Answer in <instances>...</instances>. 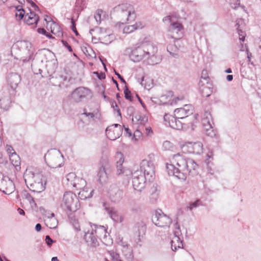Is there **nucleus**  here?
<instances>
[{
    "instance_id": "f257e3e1",
    "label": "nucleus",
    "mask_w": 261,
    "mask_h": 261,
    "mask_svg": "<svg viewBox=\"0 0 261 261\" xmlns=\"http://www.w3.org/2000/svg\"><path fill=\"white\" fill-rule=\"evenodd\" d=\"M171 163L166 164L168 174L179 179L185 180L188 174L193 176L197 173L198 164L193 160L186 158L182 154H174Z\"/></svg>"
},
{
    "instance_id": "f03ea898",
    "label": "nucleus",
    "mask_w": 261,
    "mask_h": 261,
    "mask_svg": "<svg viewBox=\"0 0 261 261\" xmlns=\"http://www.w3.org/2000/svg\"><path fill=\"white\" fill-rule=\"evenodd\" d=\"M157 47L150 42H144L135 45L129 54V58L134 62L142 60H147L148 64L155 65L158 63L156 54Z\"/></svg>"
},
{
    "instance_id": "7ed1b4c3",
    "label": "nucleus",
    "mask_w": 261,
    "mask_h": 261,
    "mask_svg": "<svg viewBox=\"0 0 261 261\" xmlns=\"http://www.w3.org/2000/svg\"><path fill=\"white\" fill-rule=\"evenodd\" d=\"M61 206L70 212H75L80 207L76 195L72 192H66L61 201Z\"/></svg>"
},
{
    "instance_id": "20e7f679",
    "label": "nucleus",
    "mask_w": 261,
    "mask_h": 261,
    "mask_svg": "<svg viewBox=\"0 0 261 261\" xmlns=\"http://www.w3.org/2000/svg\"><path fill=\"white\" fill-rule=\"evenodd\" d=\"M63 156L56 149L49 150L44 155V159L49 167L52 168L61 167L63 164Z\"/></svg>"
},
{
    "instance_id": "39448f33",
    "label": "nucleus",
    "mask_w": 261,
    "mask_h": 261,
    "mask_svg": "<svg viewBox=\"0 0 261 261\" xmlns=\"http://www.w3.org/2000/svg\"><path fill=\"white\" fill-rule=\"evenodd\" d=\"M120 17L124 18L127 21L134 20L136 15L132 5L128 4L119 5L114 8Z\"/></svg>"
},
{
    "instance_id": "423d86ee",
    "label": "nucleus",
    "mask_w": 261,
    "mask_h": 261,
    "mask_svg": "<svg viewBox=\"0 0 261 261\" xmlns=\"http://www.w3.org/2000/svg\"><path fill=\"white\" fill-rule=\"evenodd\" d=\"M151 220L155 226L160 227H168L172 222L171 219L160 210L153 213Z\"/></svg>"
},
{
    "instance_id": "0eeeda50",
    "label": "nucleus",
    "mask_w": 261,
    "mask_h": 261,
    "mask_svg": "<svg viewBox=\"0 0 261 261\" xmlns=\"http://www.w3.org/2000/svg\"><path fill=\"white\" fill-rule=\"evenodd\" d=\"M194 109L191 105H186L182 108H177L174 110V115L178 119L186 120L185 117H189L191 121L195 119L194 115Z\"/></svg>"
},
{
    "instance_id": "6e6552de",
    "label": "nucleus",
    "mask_w": 261,
    "mask_h": 261,
    "mask_svg": "<svg viewBox=\"0 0 261 261\" xmlns=\"http://www.w3.org/2000/svg\"><path fill=\"white\" fill-rule=\"evenodd\" d=\"M148 180L142 173V170H139L138 168L133 173V186L135 190L141 191L145 187V180Z\"/></svg>"
},
{
    "instance_id": "1a4fd4ad",
    "label": "nucleus",
    "mask_w": 261,
    "mask_h": 261,
    "mask_svg": "<svg viewBox=\"0 0 261 261\" xmlns=\"http://www.w3.org/2000/svg\"><path fill=\"white\" fill-rule=\"evenodd\" d=\"M139 170H142L143 175H144L149 181H150L155 174L154 166L153 164L147 160H143Z\"/></svg>"
},
{
    "instance_id": "9d476101",
    "label": "nucleus",
    "mask_w": 261,
    "mask_h": 261,
    "mask_svg": "<svg viewBox=\"0 0 261 261\" xmlns=\"http://www.w3.org/2000/svg\"><path fill=\"white\" fill-rule=\"evenodd\" d=\"M168 36L172 39L181 38L184 34V28L178 21L172 22L168 29Z\"/></svg>"
},
{
    "instance_id": "9b49d317",
    "label": "nucleus",
    "mask_w": 261,
    "mask_h": 261,
    "mask_svg": "<svg viewBox=\"0 0 261 261\" xmlns=\"http://www.w3.org/2000/svg\"><path fill=\"white\" fill-rule=\"evenodd\" d=\"M16 45L22 48L23 52H27L29 55L28 57H23L21 58L20 60H22L23 62H27L35 59V58H33L34 49L30 42L27 41H18Z\"/></svg>"
},
{
    "instance_id": "f8f14e48",
    "label": "nucleus",
    "mask_w": 261,
    "mask_h": 261,
    "mask_svg": "<svg viewBox=\"0 0 261 261\" xmlns=\"http://www.w3.org/2000/svg\"><path fill=\"white\" fill-rule=\"evenodd\" d=\"M122 130L123 128L121 125L114 124L107 128L106 133L109 139L115 140L121 135Z\"/></svg>"
},
{
    "instance_id": "ddd939ff",
    "label": "nucleus",
    "mask_w": 261,
    "mask_h": 261,
    "mask_svg": "<svg viewBox=\"0 0 261 261\" xmlns=\"http://www.w3.org/2000/svg\"><path fill=\"white\" fill-rule=\"evenodd\" d=\"M123 192L116 185H111L109 189L110 199L114 203L119 202L123 198Z\"/></svg>"
},
{
    "instance_id": "4468645a",
    "label": "nucleus",
    "mask_w": 261,
    "mask_h": 261,
    "mask_svg": "<svg viewBox=\"0 0 261 261\" xmlns=\"http://www.w3.org/2000/svg\"><path fill=\"white\" fill-rule=\"evenodd\" d=\"M25 182L30 190L33 192L40 193L45 189V182H35L30 176L26 177Z\"/></svg>"
},
{
    "instance_id": "2eb2a0df",
    "label": "nucleus",
    "mask_w": 261,
    "mask_h": 261,
    "mask_svg": "<svg viewBox=\"0 0 261 261\" xmlns=\"http://www.w3.org/2000/svg\"><path fill=\"white\" fill-rule=\"evenodd\" d=\"M183 236L181 229H175L173 232V237L172 239L171 248L173 251H176L178 248H182Z\"/></svg>"
},
{
    "instance_id": "dca6fc26",
    "label": "nucleus",
    "mask_w": 261,
    "mask_h": 261,
    "mask_svg": "<svg viewBox=\"0 0 261 261\" xmlns=\"http://www.w3.org/2000/svg\"><path fill=\"white\" fill-rule=\"evenodd\" d=\"M183 149L189 153L200 154L203 152V144L201 142L188 143L183 146Z\"/></svg>"
},
{
    "instance_id": "f3484780",
    "label": "nucleus",
    "mask_w": 261,
    "mask_h": 261,
    "mask_svg": "<svg viewBox=\"0 0 261 261\" xmlns=\"http://www.w3.org/2000/svg\"><path fill=\"white\" fill-rule=\"evenodd\" d=\"M84 240L88 246L95 247L98 245L96 235V229H87L85 232Z\"/></svg>"
},
{
    "instance_id": "a211bd4d",
    "label": "nucleus",
    "mask_w": 261,
    "mask_h": 261,
    "mask_svg": "<svg viewBox=\"0 0 261 261\" xmlns=\"http://www.w3.org/2000/svg\"><path fill=\"white\" fill-rule=\"evenodd\" d=\"M89 92V89L85 87L76 88L72 93V97L76 102L80 101L82 99L86 97Z\"/></svg>"
},
{
    "instance_id": "6ab92c4d",
    "label": "nucleus",
    "mask_w": 261,
    "mask_h": 261,
    "mask_svg": "<svg viewBox=\"0 0 261 261\" xmlns=\"http://www.w3.org/2000/svg\"><path fill=\"white\" fill-rule=\"evenodd\" d=\"M110 169L109 165L106 164V166H101L98 172V181L101 184L106 183L108 179V175L109 174Z\"/></svg>"
},
{
    "instance_id": "aec40b11",
    "label": "nucleus",
    "mask_w": 261,
    "mask_h": 261,
    "mask_svg": "<svg viewBox=\"0 0 261 261\" xmlns=\"http://www.w3.org/2000/svg\"><path fill=\"white\" fill-rule=\"evenodd\" d=\"M3 192L6 194L9 195L14 192L15 186L13 182L8 177H5L1 182Z\"/></svg>"
},
{
    "instance_id": "412c9836",
    "label": "nucleus",
    "mask_w": 261,
    "mask_h": 261,
    "mask_svg": "<svg viewBox=\"0 0 261 261\" xmlns=\"http://www.w3.org/2000/svg\"><path fill=\"white\" fill-rule=\"evenodd\" d=\"M103 205L105 210L114 221L117 223L122 222L123 218L121 214H119L114 208L109 207L106 203H104Z\"/></svg>"
},
{
    "instance_id": "4be33fe9",
    "label": "nucleus",
    "mask_w": 261,
    "mask_h": 261,
    "mask_svg": "<svg viewBox=\"0 0 261 261\" xmlns=\"http://www.w3.org/2000/svg\"><path fill=\"white\" fill-rule=\"evenodd\" d=\"M20 80V75L16 73H10L7 78L8 84L13 90H15L17 87Z\"/></svg>"
},
{
    "instance_id": "5701e85b",
    "label": "nucleus",
    "mask_w": 261,
    "mask_h": 261,
    "mask_svg": "<svg viewBox=\"0 0 261 261\" xmlns=\"http://www.w3.org/2000/svg\"><path fill=\"white\" fill-rule=\"evenodd\" d=\"M27 176H30L35 181V182H45V181L42 179L43 176L41 174L34 173L30 169H27L24 173L23 178L24 180H25Z\"/></svg>"
},
{
    "instance_id": "b1692460",
    "label": "nucleus",
    "mask_w": 261,
    "mask_h": 261,
    "mask_svg": "<svg viewBox=\"0 0 261 261\" xmlns=\"http://www.w3.org/2000/svg\"><path fill=\"white\" fill-rule=\"evenodd\" d=\"M45 224L48 228H56L58 224V220L55 218L54 213L50 214V216L46 217L44 219Z\"/></svg>"
},
{
    "instance_id": "393cba45",
    "label": "nucleus",
    "mask_w": 261,
    "mask_h": 261,
    "mask_svg": "<svg viewBox=\"0 0 261 261\" xmlns=\"http://www.w3.org/2000/svg\"><path fill=\"white\" fill-rule=\"evenodd\" d=\"M236 26L238 33L240 36V40L244 41L246 36V33L244 31L245 28L244 20L242 19H237Z\"/></svg>"
},
{
    "instance_id": "a878e982",
    "label": "nucleus",
    "mask_w": 261,
    "mask_h": 261,
    "mask_svg": "<svg viewBox=\"0 0 261 261\" xmlns=\"http://www.w3.org/2000/svg\"><path fill=\"white\" fill-rule=\"evenodd\" d=\"M39 19V16L33 11H30L24 16V21L29 25L37 24Z\"/></svg>"
},
{
    "instance_id": "bb28decb",
    "label": "nucleus",
    "mask_w": 261,
    "mask_h": 261,
    "mask_svg": "<svg viewBox=\"0 0 261 261\" xmlns=\"http://www.w3.org/2000/svg\"><path fill=\"white\" fill-rule=\"evenodd\" d=\"M202 130L207 136L216 139H219V135L217 133V130L212 125L211 126L207 125L206 127L202 128Z\"/></svg>"
},
{
    "instance_id": "cd10ccee",
    "label": "nucleus",
    "mask_w": 261,
    "mask_h": 261,
    "mask_svg": "<svg viewBox=\"0 0 261 261\" xmlns=\"http://www.w3.org/2000/svg\"><path fill=\"white\" fill-rule=\"evenodd\" d=\"M79 193V197L81 199L85 200L91 198L92 196L94 190H91L85 186L83 188Z\"/></svg>"
},
{
    "instance_id": "c85d7f7f",
    "label": "nucleus",
    "mask_w": 261,
    "mask_h": 261,
    "mask_svg": "<svg viewBox=\"0 0 261 261\" xmlns=\"http://www.w3.org/2000/svg\"><path fill=\"white\" fill-rule=\"evenodd\" d=\"M117 174L120 175L122 174V171L124 169L122 164L124 162L123 155L121 152H118L116 155Z\"/></svg>"
},
{
    "instance_id": "c756f323",
    "label": "nucleus",
    "mask_w": 261,
    "mask_h": 261,
    "mask_svg": "<svg viewBox=\"0 0 261 261\" xmlns=\"http://www.w3.org/2000/svg\"><path fill=\"white\" fill-rule=\"evenodd\" d=\"M134 123L137 124L144 125L148 121V118L145 115H142L140 113H136L132 118Z\"/></svg>"
},
{
    "instance_id": "7c9ffc66",
    "label": "nucleus",
    "mask_w": 261,
    "mask_h": 261,
    "mask_svg": "<svg viewBox=\"0 0 261 261\" xmlns=\"http://www.w3.org/2000/svg\"><path fill=\"white\" fill-rule=\"evenodd\" d=\"M202 128L206 127L207 125L211 126L213 125V121L211 113L208 111H205L203 115L201 120Z\"/></svg>"
},
{
    "instance_id": "2f4dec72",
    "label": "nucleus",
    "mask_w": 261,
    "mask_h": 261,
    "mask_svg": "<svg viewBox=\"0 0 261 261\" xmlns=\"http://www.w3.org/2000/svg\"><path fill=\"white\" fill-rule=\"evenodd\" d=\"M195 115V119L193 120L192 121L190 120L189 118V117H185L186 119V124H183L184 127L185 129H187L188 128H191V129L193 130L194 129V125L195 123L197 122V114H194Z\"/></svg>"
},
{
    "instance_id": "473e14b6",
    "label": "nucleus",
    "mask_w": 261,
    "mask_h": 261,
    "mask_svg": "<svg viewBox=\"0 0 261 261\" xmlns=\"http://www.w3.org/2000/svg\"><path fill=\"white\" fill-rule=\"evenodd\" d=\"M167 50L168 52L175 58H178L179 57L178 48L176 45L169 44L167 46Z\"/></svg>"
},
{
    "instance_id": "72a5a7b5",
    "label": "nucleus",
    "mask_w": 261,
    "mask_h": 261,
    "mask_svg": "<svg viewBox=\"0 0 261 261\" xmlns=\"http://www.w3.org/2000/svg\"><path fill=\"white\" fill-rule=\"evenodd\" d=\"M10 103L11 99L8 95L0 99L1 107L4 109L6 110L7 109H8V107L10 106Z\"/></svg>"
},
{
    "instance_id": "f704fd0d",
    "label": "nucleus",
    "mask_w": 261,
    "mask_h": 261,
    "mask_svg": "<svg viewBox=\"0 0 261 261\" xmlns=\"http://www.w3.org/2000/svg\"><path fill=\"white\" fill-rule=\"evenodd\" d=\"M185 121L183 119H177L174 123L173 122L171 123V128L176 129H184L183 124H186Z\"/></svg>"
},
{
    "instance_id": "c9c22d12",
    "label": "nucleus",
    "mask_w": 261,
    "mask_h": 261,
    "mask_svg": "<svg viewBox=\"0 0 261 261\" xmlns=\"http://www.w3.org/2000/svg\"><path fill=\"white\" fill-rule=\"evenodd\" d=\"M72 186L77 190H81L83 188L86 186V181L82 178H77L76 181L72 185Z\"/></svg>"
},
{
    "instance_id": "e433bc0d",
    "label": "nucleus",
    "mask_w": 261,
    "mask_h": 261,
    "mask_svg": "<svg viewBox=\"0 0 261 261\" xmlns=\"http://www.w3.org/2000/svg\"><path fill=\"white\" fill-rule=\"evenodd\" d=\"M200 91L201 95L205 97H209L213 92L212 89L208 86H203L202 88H200Z\"/></svg>"
},
{
    "instance_id": "4c0bfd02",
    "label": "nucleus",
    "mask_w": 261,
    "mask_h": 261,
    "mask_svg": "<svg viewBox=\"0 0 261 261\" xmlns=\"http://www.w3.org/2000/svg\"><path fill=\"white\" fill-rule=\"evenodd\" d=\"M10 160L11 161L12 164L14 166H18L20 164L19 162V157L17 155V154L14 152L12 153L11 155H9Z\"/></svg>"
},
{
    "instance_id": "58836bf2",
    "label": "nucleus",
    "mask_w": 261,
    "mask_h": 261,
    "mask_svg": "<svg viewBox=\"0 0 261 261\" xmlns=\"http://www.w3.org/2000/svg\"><path fill=\"white\" fill-rule=\"evenodd\" d=\"M151 193L150 196V200L151 202L154 203L158 198L159 192L156 187H153L151 189Z\"/></svg>"
},
{
    "instance_id": "ea45409f",
    "label": "nucleus",
    "mask_w": 261,
    "mask_h": 261,
    "mask_svg": "<svg viewBox=\"0 0 261 261\" xmlns=\"http://www.w3.org/2000/svg\"><path fill=\"white\" fill-rule=\"evenodd\" d=\"M77 177L75 173L70 172L66 175V180L68 181V185L72 186L74 182L76 181Z\"/></svg>"
},
{
    "instance_id": "a19ab883",
    "label": "nucleus",
    "mask_w": 261,
    "mask_h": 261,
    "mask_svg": "<svg viewBox=\"0 0 261 261\" xmlns=\"http://www.w3.org/2000/svg\"><path fill=\"white\" fill-rule=\"evenodd\" d=\"M178 118L174 115H169L167 114H166L164 116V121L166 122H168V124L170 127H171V123L173 122V123L176 121Z\"/></svg>"
},
{
    "instance_id": "79ce46f5",
    "label": "nucleus",
    "mask_w": 261,
    "mask_h": 261,
    "mask_svg": "<svg viewBox=\"0 0 261 261\" xmlns=\"http://www.w3.org/2000/svg\"><path fill=\"white\" fill-rule=\"evenodd\" d=\"M200 200L198 199L194 202H190L188 205L187 206L188 210L192 211L194 208L197 207L200 204Z\"/></svg>"
},
{
    "instance_id": "37998d69",
    "label": "nucleus",
    "mask_w": 261,
    "mask_h": 261,
    "mask_svg": "<svg viewBox=\"0 0 261 261\" xmlns=\"http://www.w3.org/2000/svg\"><path fill=\"white\" fill-rule=\"evenodd\" d=\"M85 4L84 0H76L75 2V7L76 10L79 12H81L84 8Z\"/></svg>"
},
{
    "instance_id": "c03bdc74",
    "label": "nucleus",
    "mask_w": 261,
    "mask_h": 261,
    "mask_svg": "<svg viewBox=\"0 0 261 261\" xmlns=\"http://www.w3.org/2000/svg\"><path fill=\"white\" fill-rule=\"evenodd\" d=\"M120 175L126 177V178H129L132 175L133 176V173L129 169H123L122 171V174H121Z\"/></svg>"
},
{
    "instance_id": "a18cd8bd",
    "label": "nucleus",
    "mask_w": 261,
    "mask_h": 261,
    "mask_svg": "<svg viewBox=\"0 0 261 261\" xmlns=\"http://www.w3.org/2000/svg\"><path fill=\"white\" fill-rule=\"evenodd\" d=\"M124 93L125 95V98L126 99H128L130 101H132L133 100V97L131 95V92L127 87V86H125V89L124 90Z\"/></svg>"
},
{
    "instance_id": "49530a36",
    "label": "nucleus",
    "mask_w": 261,
    "mask_h": 261,
    "mask_svg": "<svg viewBox=\"0 0 261 261\" xmlns=\"http://www.w3.org/2000/svg\"><path fill=\"white\" fill-rule=\"evenodd\" d=\"M135 31L134 26L133 24L125 26L123 30V32L126 34H129Z\"/></svg>"
},
{
    "instance_id": "de8ad7c7",
    "label": "nucleus",
    "mask_w": 261,
    "mask_h": 261,
    "mask_svg": "<svg viewBox=\"0 0 261 261\" xmlns=\"http://www.w3.org/2000/svg\"><path fill=\"white\" fill-rule=\"evenodd\" d=\"M134 26L135 30L142 29L145 26V23L141 21H138L136 22L134 24H133Z\"/></svg>"
},
{
    "instance_id": "09e8293b",
    "label": "nucleus",
    "mask_w": 261,
    "mask_h": 261,
    "mask_svg": "<svg viewBox=\"0 0 261 261\" xmlns=\"http://www.w3.org/2000/svg\"><path fill=\"white\" fill-rule=\"evenodd\" d=\"M25 12L24 9L18 11L15 13V16L18 20L22 19L25 16Z\"/></svg>"
},
{
    "instance_id": "8fccbe9b",
    "label": "nucleus",
    "mask_w": 261,
    "mask_h": 261,
    "mask_svg": "<svg viewBox=\"0 0 261 261\" xmlns=\"http://www.w3.org/2000/svg\"><path fill=\"white\" fill-rule=\"evenodd\" d=\"M163 147L164 150H170L173 147V144L170 141H166L163 144Z\"/></svg>"
},
{
    "instance_id": "3c124183",
    "label": "nucleus",
    "mask_w": 261,
    "mask_h": 261,
    "mask_svg": "<svg viewBox=\"0 0 261 261\" xmlns=\"http://www.w3.org/2000/svg\"><path fill=\"white\" fill-rule=\"evenodd\" d=\"M109 253L110 255L111 258H112V259L114 261H117V260H119L120 259L119 255L117 253L113 251H109Z\"/></svg>"
},
{
    "instance_id": "603ef678",
    "label": "nucleus",
    "mask_w": 261,
    "mask_h": 261,
    "mask_svg": "<svg viewBox=\"0 0 261 261\" xmlns=\"http://www.w3.org/2000/svg\"><path fill=\"white\" fill-rule=\"evenodd\" d=\"M102 12V10H98L94 15V18L98 24H99L101 22V13Z\"/></svg>"
},
{
    "instance_id": "864d4df0",
    "label": "nucleus",
    "mask_w": 261,
    "mask_h": 261,
    "mask_svg": "<svg viewBox=\"0 0 261 261\" xmlns=\"http://www.w3.org/2000/svg\"><path fill=\"white\" fill-rule=\"evenodd\" d=\"M142 135V132L140 129H136L134 133L133 138L136 141L138 140Z\"/></svg>"
},
{
    "instance_id": "5fc2aeb1",
    "label": "nucleus",
    "mask_w": 261,
    "mask_h": 261,
    "mask_svg": "<svg viewBox=\"0 0 261 261\" xmlns=\"http://www.w3.org/2000/svg\"><path fill=\"white\" fill-rule=\"evenodd\" d=\"M163 21L165 24H169V23H170L171 24L172 22H175L174 21H173L172 19V17L170 15L164 17L163 19Z\"/></svg>"
},
{
    "instance_id": "6e6d98bb",
    "label": "nucleus",
    "mask_w": 261,
    "mask_h": 261,
    "mask_svg": "<svg viewBox=\"0 0 261 261\" xmlns=\"http://www.w3.org/2000/svg\"><path fill=\"white\" fill-rule=\"evenodd\" d=\"M136 225L138 228H143L144 227H146V222L144 220H141L137 222Z\"/></svg>"
},
{
    "instance_id": "4d7b16f0",
    "label": "nucleus",
    "mask_w": 261,
    "mask_h": 261,
    "mask_svg": "<svg viewBox=\"0 0 261 261\" xmlns=\"http://www.w3.org/2000/svg\"><path fill=\"white\" fill-rule=\"evenodd\" d=\"M70 223L72 224L73 228L76 229L80 228L79 222H77V220L75 218H71L70 220Z\"/></svg>"
},
{
    "instance_id": "13d9d810",
    "label": "nucleus",
    "mask_w": 261,
    "mask_h": 261,
    "mask_svg": "<svg viewBox=\"0 0 261 261\" xmlns=\"http://www.w3.org/2000/svg\"><path fill=\"white\" fill-rule=\"evenodd\" d=\"M71 22L72 23V25H71V30L74 32L76 36H78L79 34L76 29V27H75V21L74 20V19L73 18L71 19Z\"/></svg>"
},
{
    "instance_id": "bf43d9fd",
    "label": "nucleus",
    "mask_w": 261,
    "mask_h": 261,
    "mask_svg": "<svg viewBox=\"0 0 261 261\" xmlns=\"http://www.w3.org/2000/svg\"><path fill=\"white\" fill-rule=\"evenodd\" d=\"M82 115H86L89 119L93 118L95 116V114L94 113H88L86 112L85 109L84 110V113L82 114Z\"/></svg>"
},
{
    "instance_id": "052dcab7",
    "label": "nucleus",
    "mask_w": 261,
    "mask_h": 261,
    "mask_svg": "<svg viewBox=\"0 0 261 261\" xmlns=\"http://www.w3.org/2000/svg\"><path fill=\"white\" fill-rule=\"evenodd\" d=\"M61 42L63 44V45L66 47L67 48V49L70 51V52H72V49L71 47V46L70 45L68 44V43L66 41H65L64 40H61Z\"/></svg>"
},
{
    "instance_id": "680f3d73",
    "label": "nucleus",
    "mask_w": 261,
    "mask_h": 261,
    "mask_svg": "<svg viewBox=\"0 0 261 261\" xmlns=\"http://www.w3.org/2000/svg\"><path fill=\"white\" fill-rule=\"evenodd\" d=\"M23 196L28 202L30 200H32L33 197L30 194L27 193V192H24L23 193Z\"/></svg>"
},
{
    "instance_id": "e2e57ef3",
    "label": "nucleus",
    "mask_w": 261,
    "mask_h": 261,
    "mask_svg": "<svg viewBox=\"0 0 261 261\" xmlns=\"http://www.w3.org/2000/svg\"><path fill=\"white\" fill-rule=\"evenodd\" d=\"M201 79H203L206 81L209 79L208 76L207 74V71L205 70H203L201 72Z\"/></svg>"
},
{
    "instance_id": "0e129e2a",
    "label": "nucleus",
    "mask_w": 261,
    "mask_h": 261,
    "mask_svg": "<svg viewBox=\"0 0 261 261\" xmlns=\"http://www.w3.org/2000/svg\"><path fill=\"white\" fill-rule=\"evenodd\" d=\"M45 241V243L47 244V245L48 246H51L52 243L54 242V241L50 239V238L49 236H46Z\"/></svg>"
},
{
    "instance_id": "69168bd1",
    "label": "nucleus",
    "mask_w": 261,
    "mask_h": 261,
    "mask_svg": "<svg viewBox=\"0 0 261 261\" xmlns=\"http://www.w3.org/2000/svg\"><path fill=\"white\" fill-rule=\"evenodd\" d=\"M27 1L31 4V6L34 8V10L39 11V7L32 0H27Z\"/></svg>"
},
{
    "instance_id": "338daca9",
    "label": "nucleus",
    "mask_w": 261,
    "mask_h": 261,
    "mask_svg": "<svg viewBox=\"0 0 261 261\" xmlns=\"http://www.w3.org/2000/svg\"><path fill=\"white\" fill-rule=\"evenodd\" d=\"M246 52L247 55L248 62L251 65H253V63L251 61V57H252V54L249 52V49L247 48L246 49Z\"/></svg>"
},
{
    "instance_id": "774afa93",
    "label": "nucleus",
    "mask_w": 261,
    "mask_h": 261,
    "mask_svg": "<svg viewBox=\"0 0 261 261\" xmlns=\"http://www.w3.org/2000/svg\"><path fill=\"white\" fill-rule=\"evenodd\" d=\"M152 130L150 127H146L145 128V133L146 136H150L152 134Z\"/></svg>"
}]
</instances>
